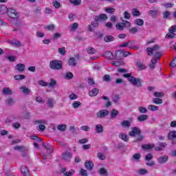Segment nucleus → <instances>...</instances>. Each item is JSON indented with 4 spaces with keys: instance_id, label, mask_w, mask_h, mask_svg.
Here are the masks:
<instances>
[{
    "instance_id": "obj_1",
    "label": "nucleus",
    "mask_w": 176,
    "mask_h": 176,
    "mask_svg": "<svg viewBox=\"0 0 176 176\" xmlns=\"http://www.w3.org/2000/svg\"><path fill=\"white\" fill-rule=\"evenodd\" d=\"M131 130L128 134L130 137H135L134 142H141L144 140V135H142L141 129L137 126H132L131 127Z\"/></svg>"
},
{
    "instance_id": "obj_2",
    "label": "nucleus",
    "mask_w": 176,
    "mask_h": 176,
    "mask_svg": "<svg viewBox=\"0 0 176 176\" xmlns=\"http://www.w3.org/2000/svg\"><path fill=\"white\" fill-rule=\"evenodd\" d=\"M123 77L127 78L130 83L133 85V86H136L137 87H141V86H142V83H144V81L141 80V78H137L131 76V74L130 73L124 74Z\"/></svg>"
},
{
    "instance_id": "obj_3",
    "label": "nucleus",
    "mask_w": 176,
    "mask_h": 176,
    "mask_svg": "<svg viewBox=\"0 0 176 176\" xmlns=\"http://www.w3.org/2000/svg\"><path fill=\"white\" fill-rule=\"evenodd\" d=\"M160 47L159 45L154 46L153 47H147L146 52L148 56H155L156 58L160 59L162 58V52H159Z\"/></svg>"
},
{
    "instance_id": "obj_4",
    "label": "nucleus",
    "mask_w": 176,
    "mask_h": 176,
    "mask_svg": "<svg viewBox=\"0 0 176 176\" xmlns=\"http://www.w3.org/2000/svg\"><path fill=\"white\" fill-rule=\"evenodd\" d=\"M49 67L53 71H60V69H63V61L54 59L50 61Z\"/></svg>"
},
{
    "instance_id": "obj_5",
    "label": "nucleus",
    "mask_w": 176,
    "mask_h": 176,
    "mask_svg": "<svg viewBox=\"0 0 176 176\" xmlns=\"http://www.w3.org/2000/svg\"><path fill=\"white\" fill-rule=\"evenodd\" d=\"M176 25H173L168 29V33L166 34V38L168 39H173L175 38Z\"/></svg>"
},
{
    "instance_id": "obj_6",
    "label": "nucleus",
    "mask_w": 176,
    "mask_h": 176,
    "mask_svg": "<svg viewBox=\"0 0 176 176\" xmlns=\"http://www.w3.org/2000/svg\"><path fill=\"white\" fill-rule=\"evenodd\" d=\"M35 124H39L38 125V131H45V129H46V126H45L44 124H46V120H38L34 121Z\"/></svg>"
},
{
    "instance_id": "obj_7",
    "label": "nucleus",
    "mask_w": 176,
    "mask_h": 176,
    "mask_svg": "<svg viewBox=\"0 0 176 176\" xmlns=\"http://www.w3.org/2000/svg\"><path fill=\"white\" fill-rule=\"evenodd\" d=\"M62 159L63 160H65V162H71V160H72V153L65 151L62 154Z\"/></svg>"
},
{
    "instance_id": "obj_8",
    "label": "nucleus",
    "mask_w": 176,
    "mask_h": 176,
    "mask_svg": "<svg viewBox=\"0 0 176 176\" xmlns=\"http://www.w3.org/2000/svg\"><path fill=\"white\" fill-rule=\"evenodd\" d=\"M30 138L32 140H34V141H41V142H42L43 146L45 148H46L47 151H50V152H53V148H49V146H45V142L43 141H42L41 139H39V138H38L36 135H31Z\"/></svg>"
},
{
    "instance_id": "obj_9",
    "label": "nucleus",
    "mask_w": 176,
    "mask_h": 176,
    "mask_svg": "<svg viewBox=\"0 0 176 176\" xmlns=\"http://www.w3.org/2000/svg\"><path fill=\"white\" fill-rule=\"evenodd\" d=\"M109 113V111L108 110L102 109L98 111L96 115L98 118H105V116H108Z\"/></svg>"
},
{
    "instance_id": "obj_10",
    "label": "nucleus",
    "mask_w": 176,
    "mask_h": 176,
    "mask_svg": "<svg viewBox=\"0 0 176 176\" xmlns=\"http://www.w3.org/2000/svg\"><path fill=\"white\" fill-rule=\"evenodd\" d=\"M95 20H96V21H105L106 20H108V16L105 14H100L95 16Z\"/></svg>"
},
{
    "instance_id": "obj_11",
    "label": "nucleus",
    "mask_w": 176,
    "mask_h": 176,
    "mask_svg": "<svg viewBox=\"0 0 176 176\" xmlns=\"http://www.w3.org/2000/svg\"><path fill=\"white\" fill-rule=\"evenodd\" d=\"M84 166H85V168H87V170L91 171V170H93V168L94 167V163L93 162V161H86L85 162Z\"/></svg>"
},
{
    "instance_id": "obj_12",
    "label": "nucleus",
    "mask_w": 176,
    "mask_h": 176,
    "mask_svg": "<svg viewBox=\"0 0 176 176\" xmlns=\"http://www.w3.org/2000/svg\"><path fill=\"white\" fill-rule=\"evenodd\" d=\"M21 171L22 175L30 176V170H28V168H27V166L24 165L21 166Z\"/></svg>"
},
{
    "instance_id": "obj_13",
    "label": "nucleus",
    "mask_w": 176,
    "mask_h": 176,
    "mask_svg": "<svg viewBox=\"0 0 176 176\" xmlns=\"http://www.w3.org/2000/svg\"><path fill=\"white\" fill-rule=\"evenodd\" d=\"M168 161V157L167 155L161 156L157 159V162L160 164H165Z\"/></svg>"
},
{
    "instance_id": "obj_14",
    "label": "nucleus",
    "mask_w": 176,
    "mask_h": 176,
    "mask_svg": "<svg viewBox=\"0 0 176 176\" xmlns=\"http://www.w3.org/2000/svg\"><path fill=\"white\" fill-rule=\"evenodd\" d=\"M100 93V90L97 88H94L88 93L89 97H96Z\"/></svg>"
},
{
    "instance_id": "obj_15",
    "label": "nucleus",
    "mask_w": 176,
    "mask_h": 176,
    "mask_svg": "<svg viewBox=\"0 0 176 176\" xmlns=\"http://www.w3.org/2000/svg\"><path fill=\"white\" fill-rule=\"evenodd\" d=\"M159 146L155 147V151H157V152H160V151H162V148H166L167 146V143L164 142H160L158 143Z\"/></svg>"
},
{
    "instance_id": "obj_16",
    "label": "nucleus",
    "mask_w": 176,
    "mask_h": 176,
    "mask_svg": "<svg viewBox=\"0 0 176 176\" xmlns=\"http://www.w3.org/2000/svg\"><path fill=\"white\" fill-rule=\"evenodd\" d=\"M15 69H16V71H19V72H23L25 71V65L22 63H19L16 65Z\"/></svg>"
},
{
    "instance_id": "obj_17",
    "label": "nucleus",
    "mask_w": 176,
    "mask_h": 176,
    "mask_svg": "<svg viewBox=\"0 0 176 176\" xmlns=\"http://www.w3.org/2000/svg\"><path fill=\"white\" fill-rule=\"evenodd\" d=\"M114 56H115L116 60H123V55H122V50H118L115 53Z\"/></svg>"
},
{
    "instance_id": "obj_18",
    "label": "nucleus",
    "mask_w": 176,
    "mask_h": 176,
    "mask_svg": "<svg viewBox=\"0 0 176 176\" xmlns=\"http://www.w3.org/2000/svg\"><path fill=\"white\" fill-rule=\"evenodd\" d=\"M159 58H156L154 59H151V63L148 65L149 68H151V69H154V68H156V64L157 63V61H159Z\"/></svg>"
},
{
    "instance_id": "obj_19",
    "label": "nucleus",
    "mask_w": 176,
    "mask_h": 176,
    "mask_svg": "<svg viewBox=\"0 0 176 176\" xmlns=\"http://www.w3.org/2000/svg\"><path fill=\"white\" fill-rule=\"evenodd\" d=\"M148 118H149L148 115L142 114L138 117V122H145V120H148Z\"/></svg>"
},
{
    "instance_id": "obj_20",
    "label": "nucleus",
    "mask_w": 176,
    "mask_h": 176,
    "mask_svg": "<svg viewBox=\"0 0 176 176\" xmlns=\"http://www.w3.org/2000/svg\"><path fill=\"white\" fill-rule=\"evenodd\" d=\"M67 64L69 67H75L76 65V59L74 57L70 58L67 61Z\"/></svg>"
},
{
    "instance_id": "obj_21",
    "label": "nucleus",
    "mask_w": 176,
    "mask_h": 176,
    "mask_svg": "<svg viewBox=\"0 0 176 176\" xmlns=\"http://www.w3.org/2000/svg\"><path fill=\"white\" fill-rule=\"evenodd\" d=\"M8 16L10 19H16L17 17V12H16V10L11 9L8 13Z\"/></svg>"
},
{
    "instance_id": "obj_22",
    "label": "nucleus",
    "mask_w": 176,
    "mask_h": 176,
    "mask_svg": "<svg viewBox=\"0 0 176 176\" xmlns=\"http://www.w3.org/2000/svg\"><path fill=\"white\" fill-rule=\"evenodd\" d=\"M9 43L10 45H12V46H16V47H20L21 46V43L19 40H12Z\"/></svg>"
},
{
    "instance_id": "obj_23",
    "label": "nucleus",
    "mask_w": 176,
    "mask_h": 176,
    "mask_svg": "<svg viewBox=\"0 0 176 176\" xmlns=\"http://www.w3.org/2000/svg\"><path fill=\"white\" fill-rule=\"evenodd\" d=\"M148 14L153 17V19H155V17H157V16H159V10H150L148 12Z\"/></svg>"
},
{
    "instance_id": "obj_24",
    "label": "nucleus",
    "mask_w": 176,
    "mask_h": 176,
    "mask_svg": "<svg viewBox=\"0 0 176 176\" xmlns=\"http://www.w3.org/2000/svg\"><path fill=\"white\" fill-rule=\"evenodd\" d=\"M8 13V7L5 5L0 6V14H6Z\"/></svg>"
},
{
    "instance_id": "obj_25",
    "label": "nucleus",
    "mask_w": 176,
    "mask_h": 176,
    "mask_svg": "<svg viewBox=\"0 0 176 176\" xmlns=\"http://www.w3.org/2000/svg\"><path fill=\"white\" fill-rule=\"evenodd\" d=\"M142 147L145 151H151V149H152V148H155V144H143V145H142Z\"/></svg>"
},
{
    "instance_id": "obj_26",
    "label": "nucleus",
    "mask_w": 176,
    "mask_h": 176,
    "mask_svg": "<svg viewBox=\"0 0 176 176\" xmlns=\"http://www.w3.org/2000/svg\"><path fill=\"white\" fill-rule=\"evenodd\" d=\"M96 131L98 134H101L104 131V126L100 124L96 125Z\"/></svg>"
},
{
    "instance_id": "obj_27",
    "label": "nucleus",
    "mask_w": 176,
    "mask_h": 176,
    "mask_svg": "<svg viewBox=\"0 0 176 176\" xmlns=\"http://www.w3.org/2000/svg\"><path fill=\"white\" fill-rule=\"evenodd\" d=\"M119 137L125 142H129V138L126 133H120Z\"/></svg>"
},
{
    "instance_id": "obj_28",
    "label": "nucleus",
    "mask_w": 176,
    "mask_h": 176,
    "mask_svg": "<svg viewBox=\"0 0 176 176\" xmlns=\"http://www.w3.org/2000/svg\"><path fill=\"white\" fill-rule=\"evenodd\" d=\"M168 138L169 140H174L175 138H176V131H170L168 135Z\"/></svg>"
},
{
    "instance_id": "obj_29",
    "label": "nucleus",
    "mask_w": 176,
    "mask_h": 176,
    "mask_svg": "<svg viewBox=\"0 0 176 176\" xmlns=\"http://www.w3.org/2000/svg\"><path fill=\"white\" fill-rule=\"evenodd\" d=\"M121 126L122 127H126L127 129H129V127L131 126V122H130V121L129 120H124L121 122Z\"/></svg>"
},
{
    "instance_id": "obj_30",
    "label": "nucleus",
    "mask_w": 176,
    "mask_h": 176,
    "mask_svg": "<svg viewBox=\"0 0 176 176\" xmlns=\"http://www.w3.org/2000/svg\"><path fill=\"white\" fill-rule=\"evenodd\" d=\"M144 21L141 19H137L134 21L135 25H139V27H142L144 25Z\"/></svg>"
},
{
    "instance_id": "obj_31",
    "label": "nucleus",
    "mask_w": 176,
    "mask_h": 176,
    "mask_svg": "<svg viewBox=\"0 0 176 176\" xmlns=\"http://www.w3.org/2000/svg\"><path fill=\"white\" fill-rule=\"evenodd\" d=\"M14 79L15 80H23V79H25V75L24 74H16L14 76Z\"/></svg>"
},
{
    "instance_id": "obj_32",
    "label": "nucleus",
    "mask_w": 176,
    "mask_h": 176,
    "mask_svg": "<svg viewBox=\"0 0 176 176\" xmlns=\"http://www.w3.org/2000/svg\"><path fill=\"white\" fill-rule=\"evenodd\" d=\"M3 94H6V96H10L12 94V92L10 91L9 87H5L3 89Z\"/></svg>"
},
{
    "instance_id": "obj_33",
    "label": "nucleus",
    "mask_w": 176,
    "mask_h": 176,
    "mask_svg": "<svg viewBox=\"0 0 176 176\" xmlns=\"http://www.w3.org/2000/svg\"><path fill=\"white\" fill-rule=\"evenodd\" d=\"M119 115V111L115 109H113L111 110V118L112 119L116 118V116H118Z\"/></svg>"
},
{
    "instance_id": "obj_34",
    "label": "nucleus",
    "mask_w": 176,
    "mask_h": 176,
    "mask_svg": "<svg viewBox=\"0 0 176 176\" xmlns=\"http://www.w3.org/2000/svg\"><path fill=\"white\" fill-rule=\"evenodd\" d=\"M153 104H156L157 105H159L160 104H163V100L159 98H154L153 99Z\"/></svg>"
},
{
    "instance_id": "obj_35",
    "label": "nucleus",
    "mask_w": 176,
    "mask_h": 176,
    "mask_svg": "<svg viewBox=\"0 0 176 176\" xmlns=\"http://www.w3.org/2000/svg\"><path fill=\"white\" fill-rule=\"evenodd\" d=\"M116 10L115 8L111 7L104 9V12H106V13H109V14H113Z\"/></svg>"
},
{
    "instance_id": "obj_36",
    "label": "nucleus",
    "mask_w": 176,
    "mask_h": 176,
    "mask_svg": "<svg viewBox=\"0 0 176 176\" xmlns=\"http://www.w3.org/2000/svg\"><path fill=\"white\" fill-rule=\"evenodd\" d=\"M148 109L149 111H159V107L153 105V104H150L148 106Z\"/></svg>"
},
{
    "instance_id": "obj_37",
    "label": "nucleus",
    "mask_w": 176,
    "mask_h": 176,
    "mask_svg": "<svg viewBox=\"0 0 176 176\" xmlns=\"http://www.w3.org/2000/svg\"><path fill=\"white\" fill-rule=\"evenodd\" d=\"M80 105H82V102H80L79 101H74L72 103V107H73V108H74V109H78V108H79V107H80Z\"/></svg>"
},
{
    "instance_id": "obj_38",
    "label": "nucleus",
    "mask_w": 176,
    "mask_h": 176,
    "mask_svg": "<svg viewBox=\"0 0 176 176\" xmlns=\"http://www.w3.org/2000/svg\"><path fill=\"white\" fill-rule=\"evenodd\" d=\"M99 173L100 175H103V176L108 175V171H107V169H105L104 168H101L100 169H99Z\"/></svg>"
},
{
    "instance_id": "obj_39",
    "label": "nucleus",
    "mask_w": 176,
    "mask_h": 176,
    "mask_svg": "<svg viewBox=\"0 0 176 176\" xmlns=\"http://www.w3.org/2000/svg\"><path fill=\"white\" fill-rule=\"evenodd\" d=\"M22 93H23V94H29L30 91H31V90H30V89L25 87H20Z\"/></svg>"
},
{
    "instance_id": "obj_40",
    "label": "nucleus",
    "mask_w": 176,
    "mask_h": 176,
    "mask_svg": "<svg viewBox=\"0 0 176 176\" xmlns=\"http://www.w3.org/2000/svg\"><path fill=\"white\" fill-rule=\"evenodd\" d=\"M122 24L124 28H129V27H131V23L127 21H122Z\"/></svg>"
},
{
    "instance_id": "obj_41",
    "label": "nucleus",
    "mask_w": 176,
    "mask_h": 176,
    "mask_svg": "<svg viewBox=\"0 0 176 176\" xmlns=\"http://www.w3.org/2000/svg\"><path fill=\"white\" fill-rule=\"evenodd\" d=\"M104 41H105L106 42H112V41H115V37H113L112 36H106L104 38Z\"/></svg>"
},
{
    "instance_id": "obj_42",
    "label": "nucleus",
    "mask_w": 176,
    "mask_h": 176,
    "mask_svg": "<svg viewBox=\"0 0 176 176\" xmlns=\"http://www.w3.org/2000/svg\"><path fill=\"white\" fill-rule=\"evenodd\" d=\"M69 2L74 6H78L80 5L81 0H69Z\"/></svg>"
},
{
    "instance_id": "obj_43",
    "label": "nucleus",
    "mask_w": 176,
    "mask_h": 176,
    "mask_svg": "<svg viewBox=\"0 0 176 176\" xmlns=\"http://www.w3.org/2000/svg\"><path fill=\"white\" fill-rule=\"evenodd\" d=\"M87 52L89 54H96L97 51L94 47H89L87 49Z\"/></svg>"
},
{
    "instance_id": "obj_44",
    "label": "nucleus",
    "mask_w": 176,
    "mask_h": 176,
    "mask_svg": "<svg viewBox=\"0 0 176 176\" xmlns=\"http://www.w3.org/2000/svg\"><path fill=\"white\" fill-rule=\"evenodd\" d=\"M55 28L56 26L53 24H50L45 27V30H47V31H53Z\"/></svg>"
},
{
    "instance_id": "obj_45",
    "label": "nucleus",
    "mask_w": 176,
    "mask_h": 176,
    "mask_svg": "<svg viewBox=\"0 0 176 176\" xmlns=\"http://www.w3.org/2000/svg\"><path fill=\"white\" fill-rule=\"evenodd\" d=\"M138 111L140 112V113H146L148 112V109L144 107H139Z\"/></svg>"
},
{
    "instance_id": "obj_46",
    "label": "nucleus",
    "mask_w": 176,
    "mask_h": 176,
    "mask_svg": "<svg viewBox=\"0 0 176 176\" xmlns=\"http://www.w3.org/2000/svg\"><path fill=\"white\" fill-rule=\"evenodd\" d=\"M154 97H157L158 98H162L164 97V93L163 92H155L153 94Z\"/></svg>"
},
{
    "instance_id": "obj_47",
    "label": "nucleus",
    "mask_w": 176,
    "mask_h": 176,
    "mask_svg": "<svg viewBox=\"0 0 176 176\" xmlns=\"http://www.w3.org/2000/svg\"><path fill=\"white\" fill-rule=\"evenodd\" d=\"M74 174H75V170L71 169L69 170V172H65L64 173V176H73Z\"/></svg>"
},
{
    "instance_id": "obj_48",
    "label": "nucleus",
    "mask_w": 176,
    "mask_h": 176,
    "mask_svg": "<svg viewBox=\"0 0 176 176\" xmlns=\"http://www.w3.org/2000/svg\"><path fill=\"white\" fill-rule=\"evenodd\" d=\"M58 52L59 54H60L61 56H65V47L58 48Z\"/></svg>"
},
{
    "instance_id": "obj_49",
    "label": "nucleus",
    "mask_w": 176,
    "mask_h": 176,
    "mask_svg": "<svg viewBox=\"0 0 176 176\" xmlns=\"http://www.w3.org/2000/svg\"><path fill=\"white\" fill-rule=\"evenodd\" d=\"M116 27L117 30H119L120 31H123L124 30V27L123 26V24L122 23H118L116 25Z\"/></svg>"
},
{
    "instance_id": "obj_50",
    "label": "nucleus",
    "mask_w": 176,
    "mask_h": 176,
    "mask_svg": "<svg viewBox=\"0 0 176 176\" xmlns=\"http://www.w3.org/2000/svg\"><path fill=\"white\" fill-rule=\"evenodd\" d=\"M136 65H137L138 68L139 69H141L142 71L145 69V65H144V64H142V63H141V62L137 63Z\"/></svg>"
},
{
    "instance_id": "obj_51",
    "label": "nucleus",
    "mask_w": 176,
    "mask_h": 176,
    "mask_svg": "<svg viewBox=\"0 0 176 176\" xmlns=\"http://www.w3.org/2000/svg\"><path fill=\"white\" fill-rule=\"evenodd\" d=\"M66 129H67V125L65 124H60L58 126V130H59V131H65Z\"/></svg>"
},
{
    "instance_id": "obj_52",
    "label": "nucleus",
    "mask_w": 176,
    "mask_h": 176,
    "mask_svg": "<svg viewBox=\"0 0 176 176\" xmlns=\"http://www.w3.org/2000/svg\"><path fill=\"white\" fill-rule=\"evenodd\" d=\"M132 13H133V16H138L141 14V13L140 12V11H138V10L137 8H133L132 10Z\"/></svg>"
},
{
    "instance_id": "obj_53",
    "label": "nucleus",
    "mask_w": 176,
    "mask_h": 176,
    "mask_svg": "<svg viewBox=\"0 0 176 176\" xmlns=\"http://www.w3.org/2000/svg\"><path fill=\"white\" fill-rule=\"evenodd\" d=\"M56 85H57V82L56 81V80L52 78L49 84V87H54Z\"/></svg>"
},
{
    "instance_id": "obj_54",
    "label": "nucleus",
    "mask_w": 176,
    "mask_h": 176,
    "mask_svg": "<svg viewBox=\"0 0 176 176\" xmlns=\"http://www.w3.org/2000/svg\"><path fill=\"white\" fill-rule=\"evenodd\" d=\"M152 159H153V155H152L151 153H148L146 155L145 160L149 162L150 160H152Z\"/></svg>"
},
{
    "instance_id": "obj_55",
    "label": "nucleus",
    "mask_w": 176,
    "mask_h": 176,
    "mask_svg": "<svg viewBox=\"0 0 176 176\" xmlns=\"http://www.w3.org/2000/svg\"><path fill=\"white\" fill-rule=\"evenodd\" d=\"M65 79H72V78H74V74H72V72H67L66 73L65 76Z\"/></svg>"
},
{
    "instance_id": "obj_56",
    "label": "nucleus",
    "mask_w": 176,
    "mask_h": 176,
    "mask_svg": "<svg viewBox=\"0 0 176 176\" xmlns=\"http://www.w3.org/2000/svg\"><path fill=\"white\" fill-rule=\"evenodd\" d=\"M47 101H48V107H49V108H53V107H54L53 99H52L50 98H47Z\"/></svg>"
},
{
    "instance_id": "obj_57",
    "label": "nucleus",
    "mask_w": 176,
    "mask_h": 176,
    "mask_svg": "<svg viewBox=\"0 0 176 176\" xmlns=\"http://www.w3.org/2000/svg\"><path fill=\"white\" fill-rule=\"evenodd\" d=\"M107 57L109 58V60H114L115 57H113V54L111 52H107Z\"/></svg>"
},
{
    "instance_id": "obj_58",
    "label": "nucleus",
    "mask_w": 176,
    "mask_h": 176,
    "mask_svg": "<svg viewBox=\"0 0 176 176\" xmlns=\"http://www.w3.org/2000/svg\"><path fill=\"white\" fill-rule=\"evenodd\" d=\"M138 30H140V28H132L131 30H129V32H131V34H137V32H138Z\"/></svg>"
},
{
    "instance_id": "obj_59",
    "label": "nucleus",
    "mask_w": 176,
    "mask_h": 176,
    "mask_svg": "<svg viewBox=\"0 0 176 176\" xmlns=\"http://www.w3.org/2000/svg\"><path fill=\"white\" fill-rule=\"evenodd\" d=\"M80 129L82 130V131H90V127L87 125L81 126Z\"/></svg>"
},
{
    "instance_id": "obj_60",
    "label": "nucleus",
    "mask_w": 176,
    "mask_h": 176,
    "mask_svg": "<svg viewBox=\"0 0 176 176\" xmlns=\"http://www.w3.org/2000/svg\"><path fill=\"white\" fill-rule=\"evenodd\" d=\"M98 157L100 160H105L106 159L105 155L102 153H98Z\"/></svg>"
},
{
    "instance_id": "obj_61",
    "label": "nucleus",
    "mask_w": 176,
    "mask_h": 176,
    "mask_svg": "<svg viewBox=\"0 0 176 176\" xmlns=\"http://www.w3.org/2000/svg\"><path fill=\"white\" fill-rule=\"evenodd\" d=\"M53 5L56 9H60V8L61 6V4L60 3V2L57 1H54Z\"/></svg>"
},
{
    "instance_id": "obj_62",
    "label": "nucleus",
    "mask_w": 176,
    "mask_h": 176,
    "mask_svg": "<svg viewBox=\"0 0 176 176\" xmlns=\"http://www.w3.org/2000/svg\"><path fill=\"white\" fill-rule=\"evenodd\" d=\"M171 68H174L176 67V58H175L169 64Z\"/></svg>"
},
{
    "instance_id": "obj_63",
    "label": "nucleus",
    "mask_w": 176,
    "mask_h": 176,
    "mask_svg": "<svg viewBox=\"0 0 176 176\" xmlns=\"http://www.w3.org/2000/svg\"><path fill=\"white\" fill-rule=\"evenodd\" d=\"M69 100H76V98H78V96L74 93H72L69 96Z\"/></svg>"
},
{
    "instance_id": "obj_64",
    "label": "nucleus",
    "mask_w": 176,
    "mask_h": 176,
    "mask_svg": "<svg viewBox=\"0 0 176 176\" xmlns=\"http://www.w3.org/2000/svg\"><path fill=\"white\" fill-rule=\"evenodd\" d=\"M163 18L164 19H169L170 17V11H166L163 12Z\"/></svg>"
}]
</instances>
